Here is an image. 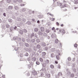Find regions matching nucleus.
Listing matches in <instances>:
<instances>
[{"label":"nucleus","mask_w":78,"mask_h":78,"mask_svg":"<svg viewBox=\"0 0 78 78\" xmlns=\"http://www.w3.org/2000/svg\"><path fill=\"white\" fill-rule=\"evenodd\" d=\"M45 77L48 78H50V75L49 74H47L45 76Z\"/></svg>","instance_id":"8"},{"label":"nucleus","mask_w":78,"mask_h":78,"mask_svg":"<svg viewBox=\"0 0 78 78\" xmlns=\"http://www.w3.org/2000/svg\"><path fill=\"white\" fill-rule=\"evenodd\" d=\"M13 7L12 6H9L8 7V9H12Z\"/></svg>","instance_id":"24"},{"label":"nucleus","mask_w":78,"mask_h":78,"mask_svg":"<svg viewBox=\"0 0 78 78\" xmlns=\"http://www.w3.org/2000/svg\"><path fill=\"white\" fill-rule=\"evenodd\" d=\"M25 55L26 56H28V54L26 52V53L25 54Z\"/></svg>","instance_id":"48"},{"label":"nucleus","mask_w":78,"mask_h":78,"mask_svg":"<svg viewBox=\"0 0 78 78\" xmlns=\"http://www.w3.org/2000/svg\"><path fill=\"white\" fill-rule=\"evenodd\" d=\"M32 73L34 75H37V72L35 70H33L32 71Z\"/></svg>","instance_id":"6"},{"label":"nucleus","mask_w":78,"mask_h":78,"mask_svg":"<svg viewBox=\"0 0 78 78\" xmlns=\"http://www.w3.org/2000/svg\"><path fill=\"white\" fill-rule=\"evenodd\" d=\"M48 47H46L45 48V50H48Z\"/></svg>","instance_id":"50"},{"label":"nucleus","mask_w":78,"mask_h":78,"mask_svg":"<svg viewBox=\"0 0 78 78\" xmlns=\"http://www.w3.org/2000/svg\"><path fill=\"white\" fill-rule=\"evenodd\" d=\"M14 9H16V10H17V9H19V8L18 7H17V6H15L14 7Z\"/></svg>","instance_id":"18"},{"label":"nucleus","mask_w":78,"mask_h":78,"mask_svg":"<svg viewBox=\"0 0 78 78\" xmlns=\"http://www.w3.org/2000/svg\"><path fill=\"white\" fill-rule=\"evenodd\" d=\"M62 31L63 34H64L66 33V31H65V30L64 29H62Z\"/></svg>","instance_id":"49"},{"label":"nucleus","mask_w":78,"mask_h":78,"mask_svg":"<svg viewBox=\"0 0 78 78\" xmlns=\"http://www.w3.org/2000/svg\"><path fill=\"white\" fill-rule=\"evenodd\" d=\"M38 34L39 35H40V36H41V35L43 36V33L41 31H39L38 32Z\"/></svg>","instance_id":"7"},{"label":"nucleus","mask_w":78,"mask_h":78,"mask_svg":"<svg viewBox=\"0 0 78 78\" xmlns=\"http://www.w3.org/2000/svg\"><path fill=\"white\" fill-rule=\"evenodd\" d=\"M40 61L41 62H43V59L42 58H40Z\"/></svg>","instance_id":"46"},{"label":"nucleus","mask_w":78,"mask_h":78,"mask_svg":"<svg viewBox=\"0 0 78 78\" xmlns=\"http://www.w3.org/2000/svg\"><path fill=\"white\" fill-rule=\"evenodd\" d=\"M31 22L29 21H28L26 23V24H27V25H31Z\"/></svg>","instance_id":"25"},{"label":"nucleus","mask_w":78,"mask_h":78,"mask_svg":"<svg viewBox=\"0 0 78 78\" xmlns=\"http://www.w3.org/2000/svg\"><path fill=\"white\" fill-rule=\"evenodd\" d=\"M41 44L42 46H43V47H45V46H46V44L45 43H42Z\"/></svg>","instance_id":"16"},{"label":"nucleus","mask_w":78,"mask_h":78,"mask_svg":"<svg viewBox=\"0 0 78 78\" xmlns=\"http://www.w3.org/2000/svg\"><path fill=\"white\" fill-rule=\"evenodd\" d=\"M43 36H44V37H46L47 36V34L45 32L43 33Z\"/></svg>","instance_id":"28"},{"label":"nucleus","mask_w":78,"mask_h":78,"mask_svg":"<svg viewBox=\"0 0 78 78\" xmlns=\"http://www.w3.org/2000/svg\"><path fill=\"white\" fill-rule=\"evenodd\" d=\"M40 75H41V77L43 76H44V73H40Z\"/></svg>","instance_id":"40"},{"label":"nucleus","mask_w":78,"mask_h":78,"mask_svg":"<svg viewBox=\"0 0 78 78\" xmlns=\"http://www.w3.org/2000/svg\"><path fill=\"white\" fill-rule=\"evenodd\" d=\"M11 0H7V3H10L11 2Z\"/></svg>","instance_id":"57"},{"label":"nucleus","mask_w":78,"mask_h":78,"mask_svg":"<svg viewBox=\"0 0 78 78\" xmlns=\"http://www.w3.org/2000/svg\"><path fill=\"white\" fill-rule=\"evenodd\" d=\"M10 27V26H9V25L8 24H6L5 26V27H6V28H9Z\"/></svg>","instance_id":"23"},{"label":"nucleus","mask_w":78,"mask_h":78,"mask_svg":"<svg viewBox=\"0 0 78 78\" xmlns=\"http://www.w3.org/2000/svg\"><path fill=\"white\" fill-rule=\"evenodd\" d=\"M17 1V0H13V2L14 3H16Z\"/></svg>","instance_id":"56"},{"label":"nucleus","mask_w":78,"mask_h":78,"mask_svg":"<svg viewBox=\"0 0 78 78\" xmlns=\"http://www.w3.org/2000/svg\"><path fill=\"white\" fill-rule=\"evenodd\" d=\"M58 76H62V73L60 72L58 74Z\"/></svg>","instance_id":"12"},{"label":"nucleus","mask_w":78,"mask_h":78,"mask_svg":"<svg viewBox=\"0 0 78 78\" xmlns=\"http://www.w3.org/2000/svg\"><path fill=\"white\" fill-rule=\"evenodd\" d=\"M24 45L26 47H29V44L27 43H24Z\"/></svg>","instance_id":"10"},{"label":"nucleus","mask_w":78,"mask_h":78,"mask_svg":"<svg viewBox=\"0 0 78 78\" xmlns=\"http://www.w3.org/2000/svg\"><path fill=\"white\" fill-rule=\"evenodd\" d=\"M51 58H54L55 57V55L53 53H52L51 54Z\"/></svg>","instance_id":"29"},{"label":"nucleus","mask_w":78,"mask_h":78,"mask_svg":"<svg viewBox=\"0 0 78 78\" xmlns=\"http://www.w3.org/2000/svg\"><path fill=\"white\" fill-rule=\"evenodd\" d=\"M32 20L33 22H35V20L34 19H32Z\"/></svg>","instance_id":"64"},{"label":"nucleus","mask_w":78,"mask_h":78,"mask_svg":"<svg viewBox=\"0 0 78 78\" xmlns=\"http://www.w3.org/2000/svg\"><path fill=\"white\" fill-rule=\"evenodd\" d=\"M26 41L28 43H30V42H31V40H30V39H27Z\"/></svg>","instance_id":"14"},{"label":"nucleus","mask_w":78,"mask_h":78,"mask_svg":"<svg viewBox=\"0 0 78 78\" xmlns=\"http://www.w3.org/2000/svg\"><path fill=\"white\" fill-rule=\"evenodd\" d=\"M71 59H71V58L70 57H68V61H71Z\"/></svg>","instance_id":"38"},{"label":"nucleus","mask_w":78,"mask_h":78,"mask_svg":"<svg viewBox=\"0 0 78 78\" xmlns=\"http://www.w3.org/2000/svg\"><path fill=\"white\" fill-rule=\"evenodd\" d=\"M36 47L37 48H38V49H39V48H40L41 47V45H40L38 44L37 45Z\"/></svg>","instance_id":"9"},{"label":"nucleus","mask_w":78,"mask_h":78,"mask_svg":"<svg viewBox=\"0 0 78 78\" xmlns=\"http://www.w3.org/2000/svg\"><path fill=\"white\" fill-rule=\"evenodd\" d=\"M10 30L11 31H12V30H14V27H12L10 28Z\"/></svg>","instance_id":"26"},{"label":"nucleus","mask_w":78,"mask_h":78,"mask_svg":"<svg viewBox=\"0 0 78 78\" xmlns=\"http://www.w3.org/2000/svg\"><path fill=\"white\" fill-rule=\"evenodd\" d=\"M17 40H18V41H21V38H17Z\"/></svg>","instance_id":"53"},{"label":"nucleus","mask_w":78,"mask_h":78,"mask_svg":"<svg viewBox=\"0 0 78 78\" xmlns=\"http://www.w3.org/2000/svg\"><path fill=\"white\" fill-rule=\"evenodd\" d=\"M50 31V30H49V29H46V33H49Z\"/></svg>","instance_id":"37"},{"label":"nucleus","mask_w":78,"mask_h":78,"mask_svg":"<svg viewBox=\"0 0 78 78\" xmlns=\"http://www.w3.org/2000/svg\"><path fill=\"white\" fill-rule=\"evenodd\" d=\"M25 11H26V9L24 8H23L20 10V11H21L22 12H25Z\"/></svg>","instance_id":"5"},{"label":"nucleus","mask_w":78,"mask_h":78,"mask_svg":"<svg viewBox=\"0 0 78 78\" xmlns=\"http://www.w3.org/2000/svg\"><path fill=\"white\" fill-rule=\"evenodd\" d=\"M56 24L57 26H59V23L58 22H57L56 23Z\"/></svg>","instance_id":"63"},{"label":"nucleus","mask_w":78,"mask_h":78,"mask_svg":"<svg viewBox=\"0 0 78 78\" xmlns=\"http://www.w3.org/2000/svg\"><path fill=\"white\" fill-rule=\"evenodd\" d=\"M75 64H74L73 66L72 67L73 68V71L74 72H76V69H75Z\"/></svg>","instance_id":"3"},{"label":"nucleus","mask_w":78,"mask_h":78,"mask_svg":"<svg viewBox=\"0 0 78 78\" xmlns=\"http://www.w3.org/2000/svg\"><path fill=\"white\" fill-rule=\"evenodd\" d=\"M23 31L24 33H27V30L25 29H24L23 30Z\"/></svg>","instance_id":"45"},{"label":"nucleus","mask_w":78,"mask_h":78,"mask_svg":"<svg viewBox=\"0 0 78 78\" xmlns=\"http://www.w3.org/2000/svg\"><path fill=\"white\" fill-rule=\"evenodd\" d=\"M30 42H32V43H34V42H35V40H34V39H32Z\"/></svg>","instance_id":"21"},{"label":"nucleus","mask_w":78,"mask_h":78,"mask_svg":"<svg viewBox=\"0 0 78 78\" xmlns=\"http://www.w3.org/2000/svg\"><path fill=\"white\" fill-rule=\"evenodd\" d=\"M58 42H59L58 40V39H55V44H58Z\"/></svg>","instance_id":"22"},{"label":"nucleus","mask_w":78,"mask_h":78,"mask_svg":"<svg viewBox=\"0 0 78 78\" xmlns=\"http://www.w3.org/2000/svg\"><path fill=\"white\" fill-rule=\"evenodd\" d=\"M74 3V4H78V0H75Z\"/></svg>","instance_id":"20"},{"label":"nucleus","mask_w":78,"mask_h":78,"mask_svg":"<svg viewBox=\"0 0 78 78\" xmlns=\"http://www.w3.org/2000/svg\"><path fill=\"white\" fill-rule=\"evenodd\" d=\"M42 49H40L38 50V52L40 53H41V52H42Z\"/></svg>","instance_id":"41"},{"label":"nucleus","mask_w":78,"mask_h":78,"mask_svg":"<svg viewBox=\"0 0 78 78\" xmlns=\"http://www.w3.org/2000/svg\"><path fill=\"white\" fill-rule=\"evenodd\" d=\"M17 20L18 21L20 22V21H21V20H22V19H21V18H20L18 17L17 18Z\"/></svg>","instance_id":"27"},{"label":"nucleus","mask_w":78,"mask_h":78,"mask_svg":"<svg viewBox=\"0 0 78 78\" xmlns=\"http://www.w3.org/2000/svg\"><path fill=\"white\" fill-rule=\"evenodd\" d=\"M37 42L38 43H39V42H40V40H39V39H37Z\"/></svg>","instance_id":"52"},{"label":"nucleus","mask_w":78,"mask_h":78,"mask_svg":"<svg viewBox=\"0 0 78 78\" xmlns=\"http://www.w3.org/2000/svg\"><path fill=\"white\" fill-rule=\"evenodd\" d=\"M50 67L51 68V69H53V68H54V66H53V65H51L50 66Z\"/></svg>","instance_id":"34"},{"label":"nucleus","mask_w":78,"mask_h":78,"mask_svg":"<svg viewBox=\"0 0 78 78\" xmlns=\"http://www.w3.org/2000/svg\"><path fill=\"white\" fill-rule=\"evenodd\" d=\"M55 48H52L51 49V51L52 52L55 51Z\"/></svg>","instance_id":"13"},{"label":"nucleus","mask_w":78,"mask_h":78,"mask_svg":"<svg viewBox=\"0 0 78 78\" xmlns=\"http://www.w3.org/2000/svg\"><path fill=\"white\" fill-rule=\"evenodd\" d=\"M36 64L37 65H39L40 63H39L38 61H37L36 62Z\"/></svg>","instance_id":"47"},{"label":"nucleus","mask_w":78,"mask_h":78,"mask_svg":"<svg viewBox=\"0 0 78 78\" xmlns=\"http://www.w3.org/2000/svg\"><path fill=\"white\" fill-rule=\"evenodd\" d=\"M29 12L30 14H31V13H32V11H31V10H29Z\"/></svg>","instance_id":"58"},{"label":"nucleus","mask_w":78,"mask_h":78,"mask_svg":"<svg viewBox=\"0 0 78 78\" xmlns=\"http://www.w3.org/2000/svg\"><path fill=\"white\" fill-rule=\"evenodd\" d=\"M66 7V5L64 4V5H62V7H61V8H65Z\"/></svg>","instance_id":"31"},{"label":"nucleus","mask_w":78,"mask_h":78,"mask_svg":"<svg viewBox=\"0 0 78 78\" xmlns=\"http://www.w3.org/2000/svg\"><path fill=\"white\" fill-rule=\"evenodd\" d=\"M36 60V58L35 57H33L32 59V60L33 61H35Z\"/></svg>","instance_id":"19"},{"label":"nucleus","mask_w":78,"mask_h":78,"mask_svg":"<svg viewBox=\"0 0 78 78\" xmlns=\"http://www.w3.org/2000/svg\"><path fill=\"white\" fill-rule=\"evenodd\" d=\"M22 41L23 42H25V39L24 38H22Z\"/></svg>","instance_id":"55"},{"label":"nucleus","mask_w":78,"mask_h":78,"mask_svg":"<svg viewBox=\"0 0 78 78\" xmlns=\"http://www.w3.org/2000/svg\"><path fill=\"white\" fill-rule=\"evenodd\" d=\"M22 21L24 23L25 22H26V20L24 18H23L22 19Z\"/></svg>","instance_id":"33"},{"label":"nucleus","mask_w":78,"mask_h":78,"mask_svg":"<svg viewBox=\"0 0 78 78\" xmlns=\"http://www.w3.org/2000/svg\"><path fill=\"white\" fill-rule=\"evenodd\" d=\"M50 20H52V21H54V20H55V18H50Z\"/></svg>","instance_id":"51"},{"label":"nucleus","mask_w":78,"mask_h":78,"mask_svg":"<svg viewBox=\"0 0 78 78\" xmlns=\"http://www.w3.org/2000/svg\"><path fill=\"white\" fill-rule=\"evenodd\" d=\"M17 2L19 3H22V0H17Z\"/></svg>","instance_id":"43"},{"label":"nucleus","mask_w":78,"mask_h":78,"mask_svg":"<svg viewBox=\"0 0 78 78\" xmlns=\"http://www.w3.org/2000/svg\"><path fill=\"white\" fill-rule=\"evenodd\" d=\"M42 65L44 67H46V63H43Z\"/></svg>","instance_id":"42"},{"label":"nucleus","mask_w":78,"mask_h":78,"mask_svg":"<svg viewBox=\"0 0 78 78\" xmlns=\"http://www.w3.org/2000/svg\"><path fill=\"white\" fill-rule=\"evenodd\" d=\"M20 33L21 34H23V31L22 30H20Z\"/></svg>","instance_id":"39"},{"label":"nucleus","mask_w":78,"mask_h":78,"mask_svg":"<svg viewBox=\"0 0 78 78\" xmlns=\"http://www.w3.org/2000/svg\"><path fill=\"white\" fill-rule=\"evenodd\" d=\"M49 60H47L45 61V63L46 64H48L49 63Z\"/></svg>","instance_id":"30"},{"label":"nucleus","mask_w":78,"mask_h":78,"mask_svg":"<svg viewBox=\"0 0 78 78\" xmlns=\"http://www.w3.org/2000/svg\"><path fill=\"white\" fill-rule=\"evenodd\" d=\"M34 50L35 51H36V50H37V49L36 48V47H34Z\"/></svg>","instance_id":"59"},{"label":"nucleus","mask_w":78,"mask_h":78,"mask_svg":"<svg viewBox=\"0 0 78 78\" xmlns=\"http://www.w3.org/2000/svg\"><path fill=\"white\" fill-rule=\"evenodd\" d=\"M12 19H9L8 21L9 22H10V23H11V22H12Z\"/></svg>","instance_id":"36"},{"label":"nucleus","mask_w":78,"mask_h":78,"mask_svg":"<svg viewBox=\"0 0 78 78\" xmlns=\"http://www.w3.org/2000/svg\"><path fill=\"white\" fill-rule=\"evenodd\" d=\"M20 6H25V4H21L20 5Z\"/></svg>","instance_id":"60"},{"label":"nucleus","mask_w":78,"mask_h":78,"mask_svg":"<svg viewBox=\"0 0 78 78\" xmlns=\"http://www.w3.org/2000/svg\"><path fill=\"white\" fill-rule=\"evenodd\" d=\"M42 55H43V56H45V55H46V53H45V52H42Z\"/></svg>","instance_id":"44"},{"label":"nucleus","mask_w":78,"mask_h":78,"mask_svg":"<svg viewBox=\"0 0 78 78\" xmlns=\"http://www.w3.org/2000/svg\"><path fill=\"white\" fill-rule=\"evenodd\" d=\"M34 33H32L31 35H29L28 36L29 37H30V38H32L33 37H34Z\"/></svg>","instance_id":"2"},{"label":"nucleus","mask_w":78,"mask_h":78,"mask_svg":"<svg viewBox=\"0 0 78 78\" xmlns=\"http://www.w3.org/2000/svg\"><path fill=\"white\" fill-rule=\"evenodd\" d=\"M38 17L40 19H41V18H42V17H43V15H39L38 16Z\"/></svg>","instance_id":"17"},{"label":"nucleus","mask_w":78,"mask_h":78,"mask_svg":"<svg viewBox=\"0 0 78 78\" xmlns=\"http://www.w3.org/2000/svg\"><path fill=\"white\" fill-rule=\"evenodd\" d=\"M13 40H17L18 39L17 37H13Z\"/></svg>","instance_id":"35"},{"label":"nucleus","mask_w":78,"mask_h":78,"mask_svg":"<svg viewBox=\"0 0 78 78\" xmlns=\"http://www.w3.org/2000/svg\"><path fill=\"white\" fill-rule=\"evenodd\" d=\"M40 30L41 31H44V27H41L40 28Z\"/></svg>","instance_id":"11"},{"label":"nucleus","mask_w":78,"mask_h":78,"mask_svg":"<svg viewBox=\"0 0 78 78\" xmlns=\"http://www.w3.org/2000/svg\"><path fill=\"white\" fill-rule=\"evenodd\" d=\"M38 28H35L34 29V31H35V32H37V31H38Z\"/></svg>","instance_id":"15"},{"label":"nucleus","mask_w":78,"mask_h":78,"mask_svg":"<svg viewBox=\"0 0 78 78\" xmlns=\"http://www.w3.org/2000/svg\"><path fill=\"white\" fill-rule=\"evenodd\" d=\"M57 53H58V55H56V58L57 59L59 60V56H60V52L59 50H57Z\"/></svg>","instance_id":"1"},{"label":"nucleus","mask_w":78,"mask_h":78,"mask_svg":"<svg viewBox=\"0 0 78 78\" xmlns=\"http://www.w3.org/2000/svg\"><path fill=\"white\" fill-rule=\"evenodd\" d=\"M3 15L4 17H6V13H3Z\"/></svg>","instance_id":"62"},{"label":"nucleus","mask_w":78,"mask_h":78,"mask_svg":"<svg viewBox=\"0 0 78 78\" xmlns=\"http://www.w3.org/2000/svg\"><path fill=\"white\" fill-rule=\"evenodd\" d=\"M47 14H49V15H50V16H53V14H51L50 12H48L47 13Z\"/></svg>","instance_id":"32"},{"label":"nucleus","mask_w":78,"mask_h":78,"mask_svg":"<svg viewBox=\"0 0 78 78\" xmlns=\"http://www.w3.org/2000/svg\"><path fill=\"white\" fill-rule=\"evenodd\" d=\"M66 71L68 75H70V72L69 71V69H66Z\"/></svg>","instance_id":"4"},{"label":"nucleus","mask_w":78,"mask_h":78,"mask_svg":"<svg viewBox=\"0 0 78 78\" xmlns=\"http://www.w3.org/2000/svg\"><path fill=\"white\" fill-rule=\"evenodd\" d=\"M74 47H76H76H77V44H75L74 45Z\"/></svg>","instance_id":"61"},{"label":"nucleus","mask_w":78,"mask_h":78,"mask_svg":"<svg viewBox=\"0 0 78 78\" xmlns=\"http://www.w3.org/2000/svg\"><path fill=\"white\" fill-rule=\"evenodd\" d=\"M71 77H72V78L73 77V76H74V74H72L71 75Z\"/></svg>","instance_id":"54"}]
</instances>
